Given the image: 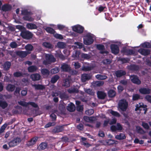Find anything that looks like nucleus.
<instances>
[{"instance_id": "obj_1", "label": "nucleus", "mask_w": 151, "mask_h": 151, "mask_svg": "<svg viewBox=\"0 0 151 151\" xmlns=\"http://www.w3.org/2000/svg\"><path fill=\"white\" fill-rule=\"evenodd\" d=\"M21 12V14L24 15L22 18L24 20L30 22L33 21L34 18L31 16L32 14L31 12L28 11L27 9L22 10Z\"/></svg>"}, {"instance_id": "obj_2", "label": "nucleus", "mask_w": 151, "mask_h": 151, "mask_svg": "<svg viewBox=\"0 0 151 151\" xmlns=\"http://www.w3.org/2000/svg\"><path fill=\"white\" fill-rule=\"evenodd\" d=\"M22 141L20 138L19 137H17L14 138L10 140L8 143L9 146L10 147H14L19 144Z\"/></svg>"}, {"instance_id": "obj_3", "label": "nucleus", "mask_w": 151, "mask_h": 151, "mask_svg": "<svg viewBox=\"0 0 151 151\" xmlns=\"http://www.w3.org/2000/svg\"><path fill=\"white\" fill-rule=\"evenodd\" d=\"M33 35V34L32 32L27 30L26 29L22 30L20 33L21 36L23 39L26 40H29L32 38Z\"/></svg>"}, {"instance_id": "obj_4", "label": "nucleus", "mask_w": 151, "mask_h": 151, "mask_svg": "<svg viewBox=\"0 0 151 151\" xmlns=\"http://www.w3.org/2000/svg\"><path fill=\"white\" fill-rule=\"evenodd\" d=\"M128 104L126 101L121 100L120 101L118 106V108L119 110H121L122 111H125L128 107Z\"/></svg>"}, {"instance_id": "obj_5", "label": "nucleus", "mask_w": 151, "mask_h": 151, "mask_svg": "<svg viewBox=\"0 0 151 151\" xmlns=\"http://www.w3.org/2000/svg\"><path fill=\"white\" fill-rule=\"evenodd\" d=\"M93 37L90 33L86 34L83 38V42L86 45H90L93 43Z\"/></svg>"}, {"instance_id": "obj_6", "label": "nucleus", "mask_w": 151, "mask_h": 151, "mask_svg": "<svg viewBox=\"0 0 151 151\" xmlns=\"http://www.w3.org/2000/svg\"><path fill=\"white\" fill-rule=\"evenodd\" d=\"M130 78L131 82L134 84L137 85H139L141 84V81L137 75H131L130 76Z\"/></svg>"}, {"instance_id": "obj_7", "label": "nucleus", "mask_w": 151, "mask_h": 151, "mask_svg": "<svg viewBox=\"0 0 151 151\" xmlns=\"http://www.w3.org/2000/svg\"><path fill=\"white\" fill-rule=\"evenodd\" d=\"M64 125H57L52 130V132L53 133H58L62 132L64 130Z\"/></svg>"}, {"instance_id": "obj_8", "label": "nucleus", "mask_w": 151, "mask_h": 151, "mask_svg": "<svg viewBox=\"0 0 151 151\" xmlns=\"http://www.w3.org/2000/svg\"><path fill=\"white\" fill-rule=\"evenodd\" d=\"M73 31L77 33L81 34L83 32L84 28L80 25H78L73 27Z\"/></svg>"}, {"instance_id": "obj_9", "label": "nucleus", "mask_w": 151, "mask_h": 151, "mask_svg": "<svg viewBox=\"0 0 151 151\" xmlns=\"http://www.w3.org/2000/svg\"><path fill=\"white\" fill-rule=\"evenodd\" d=\"M110 48L112 53L116 55L119 52V48L117 45L112 44L111 45Z\"/></svg>"}, {"instance_id": "obj_10", "label": "nucleus", "mask_w": 151, "mask_h": 151, "mask_svg": "<svg viewBox=\"0 0 151 151\" xmlns=\"http://www.w3.org/2000/svg\"><path fill=\"white\" fill-rule=\"evenodd\" d=\"M45 59L46 60L51 63H54L56 61V59L54 58L53 55L51 54H46L45 56Z\"/></svg>"}, {"instance_id": "obj_11", "label": "nucleus", "mask_w": 151, "mask_h": 151, "mask_svg": "<svg viewBox=\"0 0 151 151\" xmlns=\"http://www.w3.org/2000/svg\"><path fill=\"white\" fill-rule=\"evenodd\" d=\"M38 139V137H33L29 141L27 142V145L28 147L34 145L35 144Z\"/></svg>"}, {"instance_id": "obj_12", "label": "nucleus", "mask_w": 151, "mask_h": 151, "mask_svg": "<svg viewBox=\"0 0 151 151\" xmlns=\"http://www.w3.org/2000/svg\"><path fill=\"white\" fill-rule=\"evenodd\" d=\"M139 92L142 94H149L151 92V90L148 88H142L139 89Z\"/></svg>"}, {"instance_id": "obj_13", "label": "nucleus", "mask_w": 151, "mask_h": 151, "mask_svg": "<svg viewBox=\"0 0 151 151\" xmlns=\"http://www.w3.org/2000/svg\"><path fill=\"white\" fill-rule=\"evenodd\" d=\"M138 52L143 55H147L150 53V51L149 50L143 48H140L139 49Z\"/></svg>"}, {"instance_id": "obj_14", "label": "nucleus", "mask_w": 151, "mask_h": 151, "mask_svg": "<svg viewBox=\"0 0 151 151\" xmlns=\"http://www.w3.org/2000/svg\"><path fill=\"white\" fill-rule=\"evenodd\" d=\"M12 9V6L8 4L3 5L1 8V10L4 12H7L10 11Z\"/></svg>"}, {"instance_id": "obj_15", "label": "nucleus", "mask_w": 151, "mask_h": 151, "mask_svg": "<svg viewBox=\"0 0 151 151\" xmlns=\"http://www.w3.org/2000/svg\"><path fill=\"white\" fill-rule=\"evenodd\" d=\"M30 77L33 81H35L39 80L41 76L39 74L36 73L31 74Z\"/></svg>"}, {"instance_id": "obj_16", "label": "nucleus", "mask_w": 151, "mask_h": 151, "mask_svg": "<svg viewBox=\"0 0 151 151\" xmlns=\"http://www.w3.org/2000/svg\"><path fill=\"white\" fill-rule=\"evenodd\" d=\"M91 78V76L89 74H84L82 75L81 76V81L83 82H84L87 80H90Z\"/></svg>"}, {"instance_id": "obj_17", "label": "nucleus", "mask_w": 151, "mask_h": 151, "mask_svg": "<svg viewBox=\"0 0 151 151\" xmlns=\"http://www.w3.org/2000/svg\"><path fill=\"white\" fill-rule=\"evenodd\" d=\"M104 84L103 81H93L92 83V85L94 87H97L103 86Z\"/></svg>"}, {"instance_id": "obj_18", "label": "nucleus", "mask_w": 151, "mask_h": 151, "mask_svg": "<svg viewBox=\"0 0 151 151\" xmlns=\"http://www.w3.org/2000/svg\"><path fill=\"white\" fill-rule=\"evenodd\" d=\"M115 74L117 77H120L125 75L126 74V72L125 70H119L116 71Z\"/></svg>"}, {"instance_id": "obj_19", "label": "nucleus", "mask_w": 151, "mask_h": 151, "mask_svg": "<svg viewBox=\"0 0 151 151\" xmlns=\"http://www.w3.org/2000/svg\"><path fill=\"white\" fill-rule=\"evenodd\" d=\"M35 90H43L45 89L44 85L40 84H34L32 85Z\"/></svg>"}, {"instance_id": "obj_20", "label": "nucleus", "mask_w": 151, "mask_h": 151, "mask_svg": "<svg viewBox=\"0 0 151 151\" xmlns=\"http://www.w3.org/2000/svg\"><path fill=\"white\" fill-rule=\"evenodd\" d=\"M122 52L124 53H127V55H132L134 53V51L130 49H127L125 47H124L123 48Z\"/></svg>"}, {"instance_id": "obj_21", "label": "nucleus", "mask_w": 151, "mask_h": 151, "mask_svg": "<svg viewBox=\"0 0 151 151\" xmlns=\"http://www.w3.org/2000/svg\"><path fill=\"white\" fill-rule=\"evenodd\" d=\"M11 65V63L9 61H6L3 65V69L4 70H9Z\"/></svg>"}, {"instance_id": "obj_22", "label": "nucleus", "mask_w": 151, "mask_h": 151, "mask_svg": "<svg viewBox=\"0 0 151 151\" xmlns=\"http://www.w3.org/2000/svg\"><path fill=\"white\" fill-rule=\"evenodd\" d=\"M16 54L19 56L21 58H24L26 57L28 54L27 52L26 51H17Z\"/></svg>"}, {"instance_id": "obj_23", "label": "nucleus", "mask_w": 151, "mask_h": 151, "mask_svg": "<svg viewBox=\"0 0 151 151\" xmlns=\"http://www.w3.org/2000/svg\"><path fill=\"white\" fill-rule=\"evenodd\" d=\"M129 69L131 70L137 71L139 69L138 65L135 64H131L129 67Z\"/></svg>"}, {"instance_id": "obj_24", "label": "nucleus", "mask_w": 151, "mask_h": 151, "mask_svg": "<svg viewBox=\"0 0 151 151\" xmlns=\"http://www.w3.org/2000/svg\"><path fill=\"white\" fill-rule=\"evenodd\" d=\"M97 95L98 97L100 99H104L106 96V94L104 92L101 91H98Z\"/></svg>"}, {"instance_id": "obj_25", "label": "nucleus", "mask_w": 151, "mask_h": 151, "mask_svg": "<svg viewBox=\"0 0 151 151\" xmlns=\"http://www.w3.org/2000/svg\"><path fill=\"white\" fill-rule=\"evenodd\" d=\"M61 69L63 71L68 72L70 70V67L68 64L64 63L61 65Z\"/></svg>"}, {"instance_id": "obj_26", "label": "nucleus", "mask_w": 151, "mask_h": 151, "mask_svg": "<svg viewBox=\"0 0 151 151\" xmlns=\"http://www.w3.org/2000/svg\"><path fill=\"white\" fill-rule=\"evenodd\" d=\"M75 105L72 103H71L67 107V109L70 112L74 111H75Z\"/></svg>"}, {"instance_id": "obj_27", "label": "nucleus", "mask_w": 151, "mask_h": 151, "mask_svg": "<svg viewBox=\"0 0 151 151\" xmlns=\"http://www.w3.org/2000/svg\"><path fill=\"white\" fill-rule=\"evenodd\" d=\"M37 69V67L35 65H31L29 66L27 68L28 72L30 73H32L36 72Z\"/></svg>"}, {"instance_id": "obj_28", "label": "nucleus", "mask_w": 151, "mask_h": 151, "mask_svg": "<svg viewBox=\"0 0 151 151\" xmlns=\"http://www.w3.org/2000/svg\"><path fill=\"white\" fill-rule=\"evenodd\" d=\"M15 88V86L11 84H8L6 88V90L12 92L14 91Z\"/></svg>"}, {"instance_id": "obj_29", "label": "nucleus", "mask_w": 151, "mask_h": 151, "mask_svg": "<svg viewBox=\"0 0 151 151\" xmlns=\"http://www.w3.org/2000/svg\"><path fill=\"white\" fill-rule=\"evenodd\" d=\"M60 78V76L58 75H55L51 78L50 82L51 83L54 84L57 82Z\"/></svg>"}, {"instance_id": "obj_30", "label": "nucleus", "mask_w": 151, "mask_h": 151, "mask_svg": "<svg viewBox=\"0 0 151 151\" xmlns=\"http://www.w3.org/2000/svg\"><path fill=\"white\" fill-rule=\"evenodd\" d=\"M27 27L29 29H35L37 28V25L33 23H27L26 25Z\"/></svg>"}, {"instance_id": "obj_31", "label": "nucleus", "mask_w": 151, "mask_h": 151, "mask_svg": "<svg viewBox=\"0 0 151 151\" xmlns=\"http://www.w3.org/2000/svg\"><path fill=\"white\" fill-rule=\"evenodd\" d=\"M115 137L118 140H121L125 139L126 136L124 134L120 133L119 134L116 136Z\"/></svg>"}, {"instance_id": "obj_32", "label": "nucleus", "mask_w": 151, "mask_h": 151, "mask_svg": "<svg viewBox=\"0 0 151 151\" xmlns=\"http://www.w3.org/2000/svg\"><path fill=\"white\" fill-rule=\"evenodd\" d=\"M8 103L5 101L0 100V107L3 109H4L8 106Z\"/></svg>"}, {"instance_id": "obj_33", "label": "nucleus", "mask_w": 151, "mask_h": 151, "mask_svg": "<svg viewBox=\"0 0 151 151\" xmlns=\"http://www.w3.org/2000/svg\"><path fill=\"white\" fill-rule=\"evenodd\" d=\"M116 94L115 91L112 89L110 90L108 92V95L109 97H114L116 96Z\"/></svg>"}, {"instance_id": "obj_34", "label": "nucleus", "mask_w": 151, "mask_h": 151, "mask_svg": "<svg viewBox=\"0 0 151 151\" xmlns=\"http://www.w3.org/2000/svg\"><path fill=\"white\" fill-rule=\"evenodd\" d=\"M45 30L47 32L54 34L55 32V31L52 28L49 27H47L45 29Z\"/></svg>"}, {"instance_id": "obj_35", "label": "nucleus", "mask_w": 151, "mask_h": 151, "mask_svg": "<svg viewBox=\"0 0 151 151\" xmlns=\"http://www.w3.org/2000/svg\"><path fill=\"white\" fill-rule=\"evenodd\" d=\"M106 143L107 145H110L114 144H117L118 142L116 140L111 139H109L106 140Z\"/></svg>"}, {"instance_id": "obj_36", "label": "nucleus", "mask_w": 151, "mask_h": 151, "mask_svg": "<svg viewBox=\"0 0 151 151\" xmlns=\"http://www.w3.org/2000/svg\"><path fill=\"white\" fill-rule=\"evenodd\" d=\"M47 145V143L43 142L40 144L38 147L41 150H44L46 148Z\"/></svg>"}, {"instance_id": "obj_37", "label": "nucleus", "mask_w": 151, "mask_h": 151, "mask_svg": "<svg viewBox=\"0 0 151 151\" xmlns=\"http://www.w3.org/2000/svg\"><path fill=\"white\" fill-rule=\"evenodd\" d=\"M68 92L70 93H78V90L77 88L74 87L73 88H71L68 89Z\"/></svg>"}, {"instance_id": "obj_38", "label": "nucleus", "mask_w": 151, "mask_h": 151, "mask_svg": "<svg viewBox=\"0 0 151 151\" xmlns=\"http://www.w3.org/2000/svg\"><path fill=\"white\" fill-rule=\"evenodd\" d=\"M141 46L144 48H151V44L149 42H145L141 44Z\"/></svg>"}, {"instance_id": "obj_39", "label": "nucleus", "mask_w": 151, "mask_h": 151, "mask_svg": "<svg viewBox=\"0 0 151 151\" xmlns=\"http://www.w3.org/2000/svg\"><path fill=\"white\" fill-rule=\"evenodd\" d=\"M41 72L42 74L44 75H49L50 73L49 71L46 68L42 69Z\"/></svg>"}, {"instance_id": "obj_40", "label": "nucleus", "mask_w": 151, "mask_h": 151, "mask_svg": "<svg viewBox=\"0 0 151 151\" xmlns=\"http://www.w3.org/2000/svg\"><path fill=\"white\" fill-rule=\"evenodd\" d=\"M110 113L112 115L115 117H119L121 116L120 114L118 112L112 110H111Z\"/></svg>"}, {"instance_id": "obj_41", "label": "nucleus", "mask_w": 151, "mask_h": 151, "mask_svg": "<svg viewBox=\"0 0 151 151\" xmlns=\"http://www.w3.org/2000/svg\"><path fill=\"white\" fill-rule=\"evenodd\" d=\"M119 60L121 61L123 63H128L130 61V59L128 58H119Z\"/></svg>"}, {"instance_id": "obj_42", "label": "nucleus", "mask_w": 151, "mask_h": 151, "mask_svg": "<svg viewBox=\"0 0 151 151\" xmlns=\"http://www.w3.org/2000/svg\"><path fill=\"white\" fill-rule=\"evenodd\" d=\"M43 46L45 47L48 48H51L52 47V44L49 42H44L42 44Z\"/></svg>"}, {"instance_id": "obj_43", "label": "nucleus", "mask_w": 151, "mask_h": 151, "mask_svg": "<svg viewBox=\"0 0 151 151\" xmlns=\"http://www.w3.org/2000/svg\"><path fill=\"white\" fill-rule=\"evenodd\" d=\"M58 46L59 48L63 49L65 47V44L63 42H59L58 43Z\"/></svg>"}, {"instance_id": "obj_44", "label": "nucleus", "mask_w": 151, "mask_h": 151, "mask_svg": "<svg viewBox=\"0 0 151 151\" xmlns=\"http://www.w3.org/2000/svg\"><path fill=\"white\" fill-rule=\"evenodd\" d=\"M96 77L98 79L104 80L106 79L107 77L106 76H103L101 74H98L96 76Z\"/></svg>"}, {"instance_id": "obj_45", "label": "nucleus", "mask_w": 151, "mask_h": 151, "mask_svg": "<svg viewBox=\"0 0 151 151\" xmlns=\"http://www.w3.org/2000/svg\"><path fill=\"white\" fill-rule=\"evenodd\" d=\"M13 76L15 77H19L23 76V74L21 72L19 71L14 72L13 74Z\"/></svg>"}, {"instance_id": "obj_46", "label": "nucleus", "mask_w": 151, "mask_h": 151, "mask_svg": "<svg viewBox=\"0 0 151 151\" xmlns=\"http://www.w3.org/2000/svg\"><path fill=\"white\" fill-rule=\"evenodd\" d=\"M18 103L19 105L27 107L28 106L27 103L24 101H18Z\"/></svg>"}, {"instance_id": "obj_47", "label": "nucleus", "mask_w": 151, "mask_h": 151, "mask_svg": "<svg viewBox=\"0 0 151 151\" xmlns=\"http://www.w3.org/2000/svg\"><path fill=\"white\" fill-rule=\"evenodd\" d=\"M56 57L59 58L62 60H64L65 58L62 53H57L55 54Z\"/></svg>"}, {"instance_id": "obj_48", "label": "nucleus", "mask_w": 151, "mask_h": 151, "mask_svg": "<svg viewBox=\"0 0 151 151\" xmlns=\"http://www.w3.org/2000/svg\"><path fill=\"white\" fill-rule=\"evenodd\" d=\"M111 62V60L109 59H104L102 61V63L104 65L109 64Z\"/></svg>"}, {"instance_id": "obj_49", "label": "nucleus", "mask_w": 151, "mask_h": 151, "mask_svg": "<svg viewBox=\"0 0 151 151\" xmlns=\"http://www.w3.org/2000/svg\"><path fill=\"white\" fill-rule=\"evenodd\" d=\"M94 112V110L93 109H91L85 111V114L88 115H91Z\"/></svg>"}, {"instance_id": "obj_50", "label": "nucleus", "mask_w": 151, "mask_h": 151, "mask_svg": "<svg viewBox=\"0 0 151 151\" xmlns=\"http://www.w3.org/2000/svg\"><path fill=\"white\" fill-rule=\"evenodd\" d=\"M142 126L146 129H148L150 128V127L148 124L143 122H142Z\"/></svg>"}, {"instance_id": "obj_51", "label": "nucleus", "mask_w": 151, "mask_h": 151, "mask_svg": "<svg viewBox=\"0 0 151 151\" xmlns=\"http://www.w3.org/2000/svg\"><path fill=\"white\" fill-rule=\"evenodd\" d=\"M25 48L27 50L31 51L32 50L33 47L31 44H28L25 46Z\"/></svg>"}, {"instance_id": "obj_52", "label": "nucleus", "mask_w": 151, "mask_h": 151, "mask_svg": "<svg viewBox=\"0 0 151 151\" xmlns=\"http://www.w3.org/2000/svg\"><path fill=\"white\" fill-rule=\"evenodd\" d=\"M96 47L99 50H103L105 49L104 46L102 44H99L96 45Z\"/></svg>"}, {"instance_id": "obj_53", "label": "nucleus", "mask_w": 151, "mask_h": 151, "mask_svg": "<svg viewBox=\"0 0 151 151\" xmlns=\"http://www.w3.org/2000/svg\"><path fill=\"white\" fill-rule=\"evenodd\" d=\"M59 71V68H55L51 70V73L52 74H55L58 73Z\"/></svg>"}, {"instance_id": "obj_54", "label": "nucleus", "mask_w": 151, "mask_h": 151, "mask_svg": "<svg viewBox=\"0 0 151 151\" xmlns=\"http://www.w3.org/2000/svg\"><path fill=\"white\" fill-rule=\"evenodd\" d=\"M27 104H28V105H30L34 108H37L38 107V105L35 102H27Z\"/></svg>"}, {"instance_id": "obj_55", "label": "nucleus", "mask_w": 151, "mask_h": 151, "mask_svg": "<svg viewBox=\"0 0 151 151\" xmlns=\"http://www.w3.org/2000/svg\"><path fill=\"white\" fill-rule=\"evenodd\" d=\"M138 133L140 134H143L145 133V132L143 129L140 127L138 126L136 127Z\"/></svg>"}, {"instance_id": "obj_56", "label": "nucleus", "mask_w": 151, "mask_h": 151, "mask_svg": "<svg viewBox=\"0 0 151 151\" xmlns=\"http://www.w3.org/2000/svg\"><path fill=\"white\" fill-rule=\"evenodd\" d=\"M10 46L12 48H15L17 47L18 45L16 42H12L10 43Z\"/></svg>"}, {"instance_id": "obj_57", "label": "nucleus", "mask_w": 151, "mask_h": 151, "mask_svg": "<svg viewBox=\"0 0 151 151\" xmlns=\"http://www.w3.org/2000/svg\"><path fill=\"white\" fill-rule=\"evenodd\" d=\"M140 96L138 94H135L133 95L132 99L133 101H136L140 99Z\"/></svg>"}, {"instance_id": "obj_58", "label": "nucleus", "mask_w": 151, "mask_h": 151, "mask_svg": "<svg viewBox=\"0 0 151 151\" xmlns=\"http://www.w3.org/2000/svg\"><path fill=\"white\" fill-rule=\"evenodd\" d=\"M54 36L56 39H62L63 38V36L58 34L56 33L54 34Z\"/></svg>"}, {"instance_id": "obj_59", "label": "nucleus", "mask_w": 151, "mask_h": 151, "mask_svg": "<svg viewBox=\"0 0 151 151\" xmlns=\"http://www.w3.org/2000/svg\"><path fill=\"white\" fill-rule=\"evenodd\" d=\"M85 91L86 93L91 95H93L94 94V93L92 91V90L90 88H88L85 90Z\"/></svg>"}, {"instance_id": "obj_60", "label": "nucleus", "mask_w": 151, "mask_h": 151, "mask_svg": "<svg viewBox=\"0 0 151 151\" xmlns=\"http://www.w3.org/2000/svg\"><path fill=\"white\" fill-rule=\"evenodd\" d=\"M81 57L82 58L84 59H88L90 58V55L88 54L85 53H82Z\"/></svg>"}, {"instance_id": "obj_61", "label": "nucleus", "mask_w": 151, "mask_h": 151, "mask_svg": "<svg viewBox=\"0 0 151 151\" xmlns=\"http://www.w3.org/2000/svg\"><path fill=\"white\" fill-rule=\"evenodd\" d=\"M83 106L78 105L76 106V110L78 111L82 112L83 111Z\"/></svg>"}, {"instance_id": "obj_62", "label": "nucleus", "mask_w": 151, "mask_h": 151, "mask_svg": "<svg viewBox=\"0 0 151 151\" xmlns=\"http://www.w3.org/2000/svg\"><path fill=\"white\" fill-rule=\"evenodd\" d=\"M76 128L77 129L81 131L83 130L84 129L83 125L81 123L79 124L78 125H77Z\"/></svg>"}, {"instance_id": "obj_63", "label": "nucleus", "mask_w": 151, "mask_h": 151, "mask_svg": "<svg viewBox=\"0 0 151 151\" xmlns=\"http://www.w3.org/2000/svg\"><path fill=\"white\" fill-rule=\"evenodd\" d=\"M64 86L66 87H68L70 86V82L68 79H66L64 82Z\"/></svg>"}, {"instance_id": "obj_64", "label": "nucleus", "mask_w": 151, "mask_h": 151, "mask_svg": "<svg viewBox=\"0 0 151 151\" xmlns=\"http://www.w3.org/2000/svg\"><path fill=\"white\" fill-rule=\"evenodd\" d=\"M50 117L51 118L52 121H55L56 119V116L54 113H52L50 115Z\"/></svg>"}]
</instances>
